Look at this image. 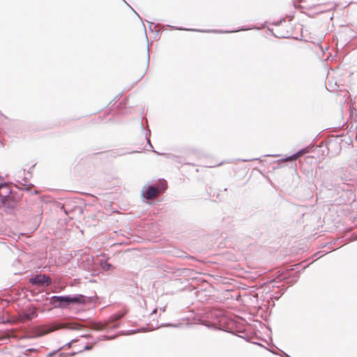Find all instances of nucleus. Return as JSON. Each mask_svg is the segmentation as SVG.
Wrapping results in <instances>:
<instances>
[{
  "mask_svg": "<svg viewBox=\"0 0 357 357\" xmlns=\"http://www.w3.org/2000/svg\"><path fill=\"white\" fill-rule=\"evenodd\" d=\"M99 265L104 271H112L114 269V266L109 264L107 259H100Z\"/></svg>",
  "mask_w": 357,
  "mask_h": 357,
  "instance_id": "10",
  "label": "nucleus"
},
{
  "mask_svg": "<svg viewBox=\"0 0 357 357\" xmlns=\"http://www.w3.org/2000/svg\"><path fill=\"white\" fill-rule=\"evenodd\" d=\"M249 160H243L244 162L248 161Z\"/></svg>",
  "mask_w": 357,
  "mask_h": 357,
  "instance_id": "31",
  "label": "nucleus"
},
{
  "mask_svg": "<svg viewBox=\"0 0 357 357\" xmlns=\"http://www.w3.org/2000/svg\"><path fill=\"white\" fill-rule=\"evenodd\" d=\"M268 31H270L272 35H273L274 36L277 37V38H284V36H276L273 33V29H268Z\"/></svg>",
  "mask_w": 357,
  "mask_h": 357,
  "instance_id": "20",
  "label": "nucleus"
},
{
  "mask_svg": "<svg viewBox=\"0 0 357 357\" xmlns=\"http://www.w3.org/2000/svg\"><path fill=\"white\" fill-rule=\"evenodd\" d=\"M132 10L135 12V13L136 15H137V17H139L141 19V17H139V15H138V14H137V13L134 10V9H133V8H132Z\"/></svg>",
  "mask_w": 357,
  "mask_h": 357,
  "instance_id": "27",
  "label": "nucleus"
},
{
  "mask_svg": "<svg viewBox=\"0 0 357 357\" xmlns=\"http://www.w3.org/2000/svg\"><path fill=\"white\" fill-rule=\"evenodd\" d=\"M125 314L126 313H123V312H117L116 314H112L109 317L108 321H107L104 324H100V327L99 328V329H100V330H104V329L111 330V329H114V328L119 327V324H113L111 326H110V324L117 321L118 320L121 319V318H123L124 317Z\"/></svg>",
  "mask_w": 357,
  "mask_h": 357,
  "instance_id": "7",
  "label": "nucleus"
},
{
  "mask_svg": "<svg viewBox=\"0 0 357 357\" xmlns=\"http://www.w3.org/2000/svg\"><path fill=\"white\" fill-rule=\"evenodd\" d=\"M147 56H148V59H149V47H147Z\"/></svg>",
  "mask_w": 357,
  "mask_h": 357,
  "instance_id": "23",
  "label": "nucleus"
},
{
  "mask_svg": "<svg viewBox=\"0 0 357 357\" xmlns=\"http://www.w3.org/2000/svg\"><path fill=\"white\" fill-rule=\"evenodd\" d=\"M208 317L213 320L211 325L206 324L207 326H213L219 329L225 330V325L227 324L228 318L222 310L214 309L208 314Z\"/></svg>",
  "mask_w": 357,
  "mask_h": 357,
  "instance_id": "3",
  "label": "nucleus"
},
{
  "mask_svg": "<svg viewBox=\"0 0 357 357\" xmlns=\"http://www.w3.org/2000/svg\"><path fill=\"white\" fill-rule=\"evenodd\" d=\"M174 29H177V30H185L184 29H182V28H178V27H174ZM259 29L260 28L259 27H255V26H253V27H250V26H248V27H242V28H240L238 29H236V30H232V31H220V30H199V29H188V31H200V32H213V33H234V32H238V31H248V30H250V29Z\"/></svg>",
  "mask_w": 357,
  "mask_h": 357,
  "instance_id": "8",
  "label": "nucleus"
},
{
  "mask_svg": "<svg viewBox=\"0 0 357 357\" xmlns=\"http://www.w3.org/2000/svg\"><path fill=\"white\" fill-rule=\"evenodd\" d=\"M305 152H306V149H303L299 150L298 151H297L296 153V157L299 158L300 156H301L303 155V153H304Z\"/></svg>",
  "mask_w": 357,
  "mask_h": 357,
  "instance_id": "15",
  "label": "nucleus"
},
{
  "mask_svg": "<svg viewBox=\"0 0 357 357\" xmlns=\"http://www.w3.org/2000/svg\"><path fill=\"white\" fill-rule=\"evenodd\" d=\"M63 347H60L58 349L55 350V351H53L52 352L48 354L46 357H52V356H54V354H56L59 351H60Z\"/></svg>",
  "mask_w": 357,
  "mask_h": 357,
  "instance_id": "17",
  "label": "nucleus"
},
{
  "mask_svg": "<svg viewBox=\"0 0 357 357\" xmlns=\"http://www.w3.org/2000/svg\"><path fill=\"white\" fill-rule=\"evenodd\" d=\"M150 135H151V131L150 130H148L146 135H145V138L146 139V142H147V144H149V147H150V150L155 153H157L158 155H160V153L157 152L156 151L153 150V145L151 144V141H150Z\"/></svg>",
  "mask_w": 357,
  "mask_h": 357,
  "instance_id": "12",
  "label": "nucleus"
},
{
  "mask_svg": "<svg viewBox=\"0 0 357 357\" xmlns=\"http://www.w3.org/2000/svg\"><path fill=\"white\" fill-rule=\"evenodd\" d=\"M178 324H162L160 326H171V327H178Z\"/></svg>",
  "mask_w": 357,
  "mask_h": 357,
  "instance_id": "19",
  "label": "nucleus"
},
{
  "mask_svg": "<svg viewBox=\"0 0 357 357\" xmlns=\"http://www.w3.org/2000/svg\"><path fill=\"white\" fill-rule=\"evenodd\" d=\"M10 193L8 185L0 183V208L7 214H12L16 208L15 200L9 196Z\"/></svg>",
  "mask_w": 357,
  "mask_h": 357,
  "instance_id": "1",
  "label": "nucleus"
},
{
  "mask_svg": "<svg viewBox=\"0 0 357 357\" xmlns=\"http://www.w3.org/2000/svg\"><path fill=\"white\" fill-rule=\"evenodd\" d=\"M71 344H72V342H68L67 344H66V345L64 347H70Z\"/></svg>",
  "mask_w": 357,
  "mask_h": 357,
  "instance_id": "21",
  "label": "nucleus"
},
{
  "mask_svg": "<svg viewBox=\"0 0 357 357\" xmlns=\"http://www.w3.org/2000/svg\"><path fill=\"white\" fill-rule=\"evenodd\" d=\"M167 183L165 181H160L157 185H144L141 192L142 199L150 200L158 197L160 192L167 188Z\"/></svg>",
  "mask_w": 357,
  "mask_h": 357,
  "instance_id": "2",
  "label": "nucleus"
},
{
  "mask_svg": "<svg viewBox=\"0 0 357 357\" xmlns=\"http://www.w3.org/2000/svg\"><path fill=\"white\" fill-rule=\"evenodd\" d=\"M284 355L286 357H290L288 354H287L286 353H284Z\"/></svg>",
  "mask_w": 357,
  "mask_h": 357,
  "instance_id": "30",
  "label": "nucleus"
},
{
  "mask_svg": "<svg viewBox=\"0 0 357 357\" xmlns=\"http://www.w3.org/2000/svg\"><path fill=\"white\" fill-rule=\"evenodd\" d=\"M116 336H112V335H105L103 336V339L106 340H110L114 339Z\"/></svg>",
  "mask_w": 357,
  "mask_h": 357,
  "instance_id": "18",
  "label": "nucleus"
},
{
  "mask_svg": "<svg viewBox=\"0 0 357 357\" xmlns=\"http://www.w3.org/2000/svg\"><path fill=\"white\" fill-rule=\"evenodd\" d=\"M68 296L70 305L84 304L86 303V296L82 294L68 295Z\"/></svg>",
  "mask_w": 357,
  "mask_h": 357,
  "instance_id": "9",
  "label": "nucleus"
},
{
  "mask_svg": "<svg viewBox=\"0 0 357 357\" xmlns=\"http://www.w3.org/2000/svg\"><path fill=\"white\" fill-rule=\"evenodd\" d=\"M319 254V252H317L314 255V256H317Z\"/></svg>",
  "mask_w": 357,
  "mask_h": 357,
  "instance_id": "29",
  "label": "nucleus"
},
{
  "mask_svg": "<svg viewBox=\"0 0 357 357\" xmlns=\"http://www.w3.org/2000/svg\"><path fill=\"white\" fill-rule=\"evenodd\" d=\"M84 349H86V350H89V349H91V347L89 346V345H86Z\"/></svg>",
  "mask_w": 357,
  "mask_h": 357,
  "instance_id": "26",
  "label": "nucleus"
},
{
  "mask_svg": "<svg viewBox=\"0 0 357 357\" xmlns=\"http://www.w3.org/2000/svg\"><path fill=\"white\" fill-rule=\"evenodd\" d=\"M146 331H147L146 328H139V329L128 331L126 332L122 333V334L123 335H132V334L137 333L138 332H145Z\"/></svg>",
  "mask_w": 357,
  "mask_h": 357,
  "instance_id": "13",
  "label": "nucleus"
},
{
  "mask_svg": "<svg viewBox=\"0 0 357 357\" xmlns=\"http://www.w3.org/2000/svg\"><path fill=\"white\" fill-rule=\"evenodd\" d=\"M50 303L58 308H66L70 305L68 295L66 296H52L50 298Z\"/></svg>",
  "mask_w": 357,
  "mask_h": 357,
  "instance_id": "6",
  "label": "nucleus"
},
{
  "mask_svg": "<svg viewBox=\"0 0 357 357\" xmlns=\"http://www.w3.org/2000/svg\"><path fill=\"white\" fill-rule=\"evenodd\" d=\"M37 316V312L35 310H31L30 312H26L23 314V317L26 320H31Z\"/></svg>",
  "mask_w": 357,
  "mask_h": 357,
  "instance_id": "11",
  "label": "nucleus"
},
{
  "mask_svg": "<svg viewBox=\"0 0 357 357\" xmlns=\"http://www.w3.org/2000/svg\"><path fill=\"white\" fill-rule=\"evenodd\" d=\"M153 22H150V25H149V29L153 31V29H152V26H153Z\"/></svg>",
  "mask_w": 357,
  "mask_h": 357,
  "instance_id": "22",
  "label": "nucleus"
},
{
  "mask_svg": "<svg viewBox=\"0 0 357 357\" xmlns=\"http://www.w3.org/2000/svg\"><path fill=\"white\" fill-rule=\"evenodd\" d=\"M162 312H165V307H163L162 308L160 309Z\"/></svg>",
  "mask_w": 357,
  "mask_h": 357,
  "instance_id": "28",
  "label": "nucleus"
},
{
  "mask_svg": "<svg viewBox=\"0 0 357 357\" xmlns=\"http://www.w3.org/2000/svg\"><path fill=\"white\" fill-rule=\"evenodd\" d=\"M29 282L33 285L46 287L52 284V279L47 275L37 274L29 279Z\"/></svg>",
  "mask_w": 357,
  "mask_h": 357,
  "instance_id": "5",
  "label": "nucleus"
},
{
  "mask_svg": "<svg viewBox=\"0 0 357 357\" xmlns=\"http://www.w3.org/2000/svg\"><path fill=\"white\" fill-rule=\"evenodd\" d=\"M156 311H157V309H156V308H155V309H154V310L151 312V314H155V313L156 312Z\"/></svg>",
  "mask_w": 357,
  "mask_h": 357,
  "instance_id": "25",
  "label": "nucleus"
},
{
  "mask_svg": "<svg viewBox=\"0 0 357 357\" xmlns=\"http://www.w3.org/2000/svg\"><path fill=\"white\" fill-rule=\"evenodd\" d=\"M75 354V352H71V353H67V354H66V353H60L59 356L61 357H66V356H73Z\"/></svg>",
  "mask_w": 357,
  "mask_h": 357,
  "instance_id": "14",
  "label": "nucleus"
},
{
  "mask_svg": "<svg viewBox=\"0 0 357 357\" xmlns=\"http://www.w3.org/2000/svg\"><path fill=\"white\" fill-rule=\"evenodd\" d=\"M298 158V157H296V153L292 154L291 155L289 156V157H287L284 160L287 161V160H296Z\"/></svg>",
  "mask_w": 357,
  "mask_h": 357,
  "instance_id": "16",
  "label": "nucleus"
},
{
  "mask_svg": "<svg viewBox=\"0 0 357 357\" xmlns=\"http://www.w3.org/2000/svg\"><path fill=\"white\" fill-rule=\"evenodd\" d=\"M282 21L278 22H273V24L274 25H279L281 23Z\"/></svg>",
  "mask_w": 357,
  "mask_h": 357,
  "instance_id": "24",
  "label": "nucleus"
},
{
  "mask_svg": "<svg viewBox=\"0 0 357 357\" xmlns=\"http://www.w3.org/2000/svg\"><path fill=\"white\" fill-rule=\"evenodd\" d=\"M61 328H66L70 330H77L79 329V325L77 324H52L50 325L43 326L40 328V335H44L51 332H53Z\"/></svg>",
  "mask_w": 357,
  "mask_h": 357,
  "instance_id": "4",
  "label": "nucleus"
}]
</instances>
